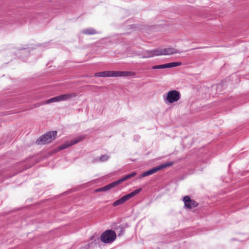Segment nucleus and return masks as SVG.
I'll return each instance as SVG.
<instances>
[{"label": "nucleus", "mask_w": 249, "mask_h": 249, "mask_svg": "<svg viewBox=\"0 0 249 249\" xmlns=\"http://www.w3.org/2000/svg\"><path fill=\"white\" fill-rule=\"evenodd\" d=\"M160 55H172L179 53V52L174 48H159Z\"/></svg>", "instance_id": "9"}, {"label": "nucleus", "mask_w": 249, "mask_h": 249, "mask_svg": "<svg viewBox=\"0 0 249 249\" xmlns=\"http://www.w3.org/2000/svg\"><path fill=\"white\" fill-rule=\"evenodd\" d=\"M108 158V156H107V155H103L102 156H101V157L100 158V160L102 161H106L107 160Z\"/></svg>", "instance_id": "16"}, {"label": "nucleus", "mask_w": 249, "mask_h": 249, "mask_svg": "<svg viewBox=\"0 0 249 249\" xmlns=\"http://www.w3.org/2000/svg\"><path fill=\"white\" fill-rule=\"evenodd\" d=\"M56 131H50L45 134L39 138L36 142L37 144H45L52 142L56 137Z\"/></svg>", "instance_id": "3"}, {"label": "nucleus", "mask_w": 249, "mask_h": 249, "mask_svg": "<svg viewBox=\"0 0 249 249\" xmlns=\"http://www.w3.org/2000/svg\"><path fill=\"white\" fill-rule=\"evenodd\" d=\"M144 57L146 58L159 56L160 55L159 48L151 51H146L144 53Z\"/></svg>", "instance_id": "12"}, {"label": "nucleus", "mask_w": 249, "mask_h": 249, "mask_svg": "<svg viewBox=\"0 0 249 249\" xmlns=\"http://www.w3.org/2000/svg\"><path fill=\"white\" fill-rule=\"evenodd\" d=\"M77 96L76 93L74 92L69 93L65 94H62L57 96L58 102L66 101L71 98L75 97Z\"/></svg>", "instance_id": "11"}, {"label": "nucleus", "mask_w": 249, "mask_h": 249, "mask_svg": "<svg viewBox=\"0 0 249 249\" xmlns=\"http://www.w3.org/2000/svg\"><path fill=\"white\" fill-rule=\"evenodd\" d=\"M173 164V163L172 162H170L161 164L158 166L153 168L152 169H151L147 171L143 172L141 175V178H144L145 177L152 175L162 169L171 166Z\"/></svg>", "instance_id": "5"}, {"label": "nucleus", "mask_w": 249, "mask_h": 249, "mask_svg": "<svg viewBox=\"0 0 249 249\" xmlns=\"http://www.w3.org/2000/svg\"><path fill=\"white\" fill-rule=\"evenodd\" d=\"M181 65V63L180 62H172L169 63H167L163 65H156L152 67V69H165L169 68H173L175 67H178L180 66Z\"/></svg>", "instance_id": "10"}, {"label": "nucleus", "mask_w": 249, "mask_h": 249, "mask_svg": "<svg viewBox=\"0 0 249 249\" xmlns=\"http://www.w3.org/2000/svg\"><path fill=\"white\" fill-rule=\"evenodd\" d=\"M183 201L185 207L189 209L196 207L198 205V203L197 202L191 199L188 196H186L183 197Z\"/></svg>", "instance_id": "8"}, {"label": "nucleus", "mask_w": 249, "mask_h": 249, "mask_svg": "<svg viewBox=\"0 0 249 249\" xmlns=\"http://www.w3.org/2000/svg\"><path fill=\"white\" fill-rule=\"evenodd\" d=\"M180 97L179 92L175 90L169 91L167 94V100L170 103L177 102L180 99Z\"/></svg>", "instance_id": "7"}, {"label": "nucleus", "mask_w": 249, "mask_h": 249, "mask_svg": "<svg viewBox=\"0 0 249 249\" xmlns=\"http://www.w3.org/2000/svg\"><path fill=\"white\" fill-rule=\"evenodd\" d=\"M82 33L87 35H92L95 34L96 32L94 29L90 28L83 30Z\"/></svg>", "instance_id": "14"}, {"label": "nucleus", "mask_w": 249, "mask_h": 249, "mask_svg": "<svg viewBox=\"0 0 249 249\" xmlns=\"http://www.w3.org/2000/svg\"><path fill=\"white\" fill-rule=\"evenodd\" d=\"M137 173L135 172H134L132 173L131 174L127 175L125 176L124 177H123L122 178H120V179L115 181L114 182H113L103 187H102L99 189H97L95 190V192H98L101 191H107L110 189L114 188L116 187V186L118 185L119 184H121L123 182L130 178H132L136 175Z\"/></svg>", "instance_id": "2"}, {"label": "nucleus", "mask_w": 249, "mask_h": 249, "mask_svg": "<svg viewBox=\"0 0 249 249\" xmlns=\"http://www.w3.org/2000/svg\"><path fill=\"white\" fill-rule=\"evenodd\" d=\"M141 189H137L132 192H131L130 194H128L126 195H125L122 197L121 198L119 199L118 200L115 201L112 204L113 206H116L119 205H121L124 202H125L127 200L130 199L131 198L133 197L134 196H135L136 195L138 194L140 191Z\"/></svg>", "instance_id": "6"}, {"label": "nucleus", "mask_w": 249, "mask_h": 249, "mask_svg": "<svg viewBox=\"0 0 249 249\" xmlns=\"http://www.w3.org/2000/svg\"><path fill=\"white\" fill-rule=\"evenodd\" d=\"M134 72L127 71H104L95 73L94 76L96 77H127L133 76Z\"/></svg>", "instance_id": "1"}, {"label": "nucleus", "mask_w": 249, "mask_h": 249, "mask_svg": "<svg viewBox=\"0 0 249 249\" xmlns=\"http://www.w3.org/2000/svg\"><path fill=\"white\" fill-rule=\"evenodd\" d=\"M56 102H58V99L57 96L52 98L49 100L46 101L45 103V104H50L51 103Z\"/></svg>", "instance_id": "15"}, {"label": "nucleus", "mask_w": 249, "mask_h": 249, "mask_svg": "<svg viewBox=\"0 0 249 249\" xmlns=\"http://www.w3.org/2000/svg\"><path fill=\"white\" fill-rule=\"evenodd\" d=\"M116 238V234L112 230H107L102 233L101 236V241L105 243H110Z\"/></svg>", "instance_id": "4"}, {"label": "nucleus", "mask_w": 249, "mask_h": 249, "mask_svg": "<svg viewBox=\"0 0 249 249\" xmlns=\"http://www.w3.org/2000/svg\"><path fill=\"white\" fill-rule=\"evenodd\" d=\"M81 140H82V139L79 138V139H78L77 140L76 139L75 140H73L71 142H67L59 146L58 147V150L64 149L69 147L71 145H72L74 144L77 143L78 142L81 141Z\"/></svg>", "instance_id": "13"}]
</instances>
